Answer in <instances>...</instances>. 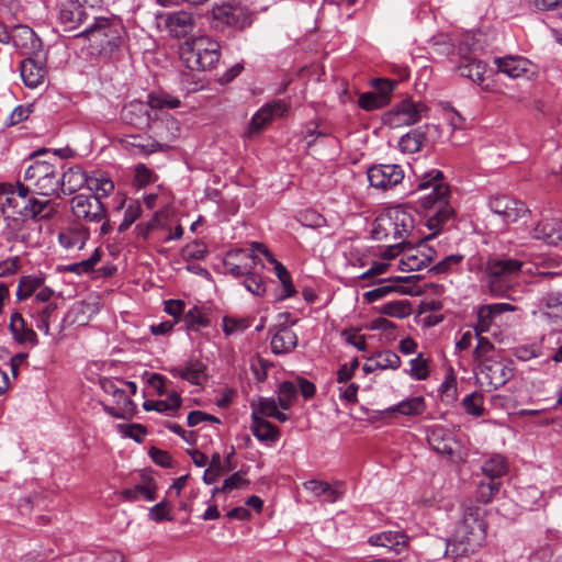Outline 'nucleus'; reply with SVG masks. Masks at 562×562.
<instances>
[{
    "instance_id": "obj_26",
    "label": "nucleus",
    "mask_w": 562,
    "mask_h": 562,
    "mask_svg": "<svg viewBox=\"0 0 562 562\" xmlns=\"http://www.w3.org/2000/svg\"><path fill=\"white\" fill-rule=\"evenodd\" d=\"M297 346V336L289 327H281L271 338V350L276 355L291 352Z\"/></svg>"
},
{
    "instance_id": "obj_63",
    "label": "nucleus",
    "mask_w": 562,
    "mask_h": 562,
    "mask_svg": "<svg viewBox=\"0 0 562 562\" xmlns=\"http://www.w3.org/2000/svg\"><path fill=\"white\" fill-rule=\"evenodd\" d=\"M462 255H450L440 260L437 265L430 268V272L435 274L446 273L452 270L453 266L459 265L463 260Z\"/></svg>"
},
{
    "instance_id": "obj_53",
    "label": "nucleus",
    "mask_w": 562,
    "mask_h": 562,
    "mask_svg": "<svg viewBox=\"0 0 562 562\" xmlns=\"http://www.w3.org/2000/svg\"><path fill=\"white\" fill-rule=\"evenodd\" d=\"M142 215V205L138 201H132L125 212L124 218L119 226V232L123 233L130 228Z\"/></svg>"
},
{
    "instance_id": "obj_23",
    "label": "nucleus",
    "mask_w": 562,
    "mask_h": 562,
    "mask_svg": "<svg viewBox=\"0 0 562 562\" xmlns=\"http://www.w3.org/2000/svg\"><path fill=\"white\" fill-rule=\"evenodd\" d=\"M122 146L135 155H149L162 150V145L149 136L127 135L121 139Z\"/></svg>"
},
{
    "instance_id": "obj_55",
    "label": "nucleus",
    "mask_w": 562,
    "mask_h": 562,
    "mask_svg": "<svg viewBox=\"0 0 562 562\" xmlns=\"http://www.w3.org/2000/svg\"><path fill=\"white\" fill-rule=\"evenodd\" d=\"M148 105L157 110L176 109L180 105V101L167 94H150L148 97Z\"/></svg>"
},
{
    "instance_id": "obj_11",
    "label": "nucleus",
    "mask_w": 562,
    "mask_h": 562,
    "mask_svg": "<svg viewBox=\"0 0 562 562\" xmlns=\"http://www.w3.org/2000/svg\"><path fill=\"white\" fill-rule=\"evenodd\" d=\"M289 112V104L283 100H273L262 105L251 117L247 134L252 136L261 131L274 119L283 117Z\"/></svg>"
},
{
    "instance_id": "obj_33",
    "label": "nucleus",
    "mask_w": 562,
    "mask_h": 562,
    "mask_svg": "<svg viewBox=\"0 0 562 562\" xmlns=\"http://www.w3.org/2000/svg\"><path fill=\"white\" fill-rule=\"evenodd\" d=\"M102 387L105 393L111 394L115 403L124 412H130L134 408V403L126 394L127 390L117 385L116 382L106 380L102 382Z\"/></svg>"
},
{
    "instance_id": "obj_16",
    "label": "nucleus",
    "mask_w": 562,
    "mask_h": 562,
    "mask_svg": "<svg viewBox=\"0 0 562 562\" xmlns=\"http://www.w3.org/2000/svg\"><path fill=\"white\" fill-rule=\"evenodd\" d=\"M165 26L173 37H186L193 32L195 19L192 13L180 10L165 15Z\"/></svg>"
},
{
    "instance_id": "obj_47",
    "label": "nucleus",
    "mask_w": 562,
    "mask_h": 562,
    "mask_svg": "<svg viewBox=\"0 0 562 562\" xmlns=\"http://www.w3.org/2000/svg\"><path fill=\"white\" fill-rule=\"evenodd\" d=\"M483 402V394L473 392L462 400V406L468 414L480 417L484 413Z\"/></svg>"
},
{
    "instance_id": "obj_21",
    "label": "nucleus",
    "mask_w": 562,
    "mask_h": 562,
    "mask_svg": "<svg viewBox=\"0 0 562 562\" xmlns=\"http://www.w3.org/2000/svg\"><path fill=\"white\" fill-rule=\"evenodd\" d=\"M532 237L551 246L562 245V222L555 218L543 220L532 229Z\"/></svg>"
},
{
    "instance_id": "obj_9",
    "label": "nucleus",
    "mask_w": 562,
    "mask_h": 562,
    "mask_svg": "<svg viewBox=\"0 0 562 562\" xmlns=\"http://www.w3.org/2000/svg\"><path fill=\"white\" fill-rule=\"evenodd\" d=\"M368 180L371 187L383 191L394 188L404 179V170L400 165L381 164L368 169Z\"/></svg>"
},
{
    "instance_id": "obj_40",
    "label": "nucleus",
    "mask_w": 562,
    "mask_h": 562,
    "mask_svg": "<svg viewBox=\"0 0 562 562\" xmlns=\"http://www.w3.org/2000/svg\"><path fill=\"white\" fill-rule=\"evenodd\" d=\"M381 315L404 318L412 314V304L407 300L391 301L379 307Z\"/></svg>"
},
{
    "instance_id": "obj_35",
    "label": "nucleus",
    "mask_w": 562,
    "mask_h": 562,
    "mask_svg": "<svg viewBox=\"0 0 562 562\" xmlns=\"http://www.w3.org/2000/svg\"><path fill=\"white\" fill-rule=\"evenodd\" d=\"M508 465L503 456L495 454L487 459L483 465L482 471L486 479L499 481V479L507 473Z\"/></svg>"
},
{
    "instance_id": "obj_42",
    "label": "nucleus",
    "mask_w": 562,
    "mask_h": 562,
    "mask_svg": "<svg viewBox=\"0 0 562 562\" xmlns=\"http://www.w3.org/2000/svg\"><path fill=\"white\" fill-rule=\"evenodd\" d=\"M297 395V386L290 381H283L280 383L278 387V404L279 406L286 411L289 409Z\"/></svg>"
},
{
    "instance_id": "obj_60",
    "label": "nucleus",
    "mask_w": 562,
    "mask_h": 562,
    "mask_svg": "<svg viewBox=\"0 0 562 562\" xmlns=\"http://www.w3.org/2000/svg\"><path fill=\"white\" fill-rule=\"evenodd\" d=\"M156 180V175L147 168L144 164H139L135 168L134 186L144 188L148 183Z\"/></svg>"
},
{
    "instance_id": "obj_39",
    "label": "nucleus",
    "mask_w": 562,
    "mask_h": 562,
    "mask_svg": "<svg viewBox=\"0 0 562 562\" xmlns=\"http://www.w3.org/2000/svg\"><path fill=\"white\" fill-rule=\"evenodd\" d=\"M497 314L494 312L491 304H484L477 307L476 324L473 325L475 336L487 333Z\"/></svg>"
},
{
    "instance_id": "obj_1",
    "label": "nucleus",
    "mask_w": 562,
    "mask_h": 562,
    "mask_svg": "<svg viewBox=\"0 0 562 562\" xmlns=\"http://www.w3.org/2000/svg\"><path fill=\"white\" fill-rule=\"evenodd\" d=\"M416 193H422L418 202L428 212L430 229L438 231L452 218L454 211L449 204L450 189L440 170L426 172L417 183Z\"/></svg>"
},
{
    "instance_id": "obj_51",
    "label": "nucleus",
    "mask_w": 562,
    "mask_h": 562,
    "mask_svg": "<svg viewBox=\"0 0 562 562\" xmlns=\"http://www.w3.org/2000/svg\"><path fill=\"white\" fill-rule=\"evenodd\" d=\"M184 323L189 329L198 330L209 325V318L198 306H193L184 314Z\"/></svg>"
},
{
    "instance_id": "obj_7",
    "label": "nucleus",
    "mask_w": 562,
    "mask_h": 562,
    "mask_svg": "<svg viewBox=\"0 0 562 562\" xmlns=\"http://www.w3.org/2000/svg\"><path fill=\"white\" fill-rule=\"evenodd\" d=\"M428 108L423 102L405 99L384 115V123L393 128L418 123L426 115Z\"/></svg>"
},
{
    "instance_id": "obj_44",
    "label": "nucleus",
    "mask_w": 562,
    "mask_h": 562,
    "mask_svg": "<svg viewBox=\"0 0 562 562\" xmlns=\"http://www.w3.org/2000/svg\"><path fill=\"white\" fill-rule=\"evenodd\" d=\"M501 482L486 479L482 480L476 488V499L483 504L490 503L499 492Z\"/></svg>"
},
{
    "instance_id": "obj_24",
    "label": "nucleus",
    "mask_w": 562,
    "mask_h": 562,
    "mask_svg": "<svg viewBox=\"0 0 562 562\" xmlns=\"http://www.w3.org/2000/svg\"><path fill=\"white\" fill-rule=\"evenodd\" d=\"M170 372L194 385H201L205 380V366L200 360H190L184 366L171 369Z\"/></svg>"
},
{
    "instance_id": "obj_19",
    "label": "nucleus",
    "mask_w": 562,
    "mask_h": 562,
    "mask_svg": "<svg viewBox=\"0 0 562 562\" xmlns=\"http://www.w3.org/2000/svg\"><path fill=\"white\" fill-rule=\"evenodd\" d=\"M31 193V189L27 186L18 181L16 189L13 188V194L10 193L7 195L16 198L18 201H23V205L21 207H15L12 211L14 220H20L22 222L29 218L35 220V196Z\"/></svg>"
},
{
    "instance_id": "obj_49",
    "label": "nucleus",
    "mask_w": 562,
    "mask_h": 562,
    "mask_svg": "<svg viewBox=\"0 0 562 562\" xmlns=\"http://www.w3.org/2000/svg\"><path fill=\"white\" fill-rule=\"evenodd\" d=\"M100 259L101 251L97 248L88 259L71 263L66 267V270L77 274L89 273L93 271L94 266L100 261Z\"/></svg>"
},
{
    "instance_id": "obj_27",
    "label": "nucleus",
    "mask_w": 562,
    "mask_h": 562,
    "mask_svg": "<svg viewBox=\"0 0 562 562\" xmlns=\"http://www.w3.org/2000/svg\"><path fill=\"white\" fill-rule=\"evenodd\" d=\"M89 178L80 167L69 168L60 180V189L65 194H72L83 186H88Z\"/></svg>"
},
{
    "instance_id": "obj_2",
    "label": "nucleus",
    "mask_w": 562,
    "mask_h": 562,
    "mask_svg": "<svg viewBox=\"0 0 562 562\" xmlns=\"http://www.w3.org/2000/svg\"><path fill=\"white\" fill-rule=\"evenodd\" d=\"M220 44L209 36L186 41L180 47V57L191 70H206L214 67L221 56Z\"/></svg>"
},
{
    "instance_id": "obj_61",
    "label": "nucleus",
    "mask_w": 562,
    "mask_h": 562,
    "mask_svg": "<svg viewBox=\"0 0 562 562\" xmlns=\"http://www.w3.org/2000/svg\"><path fill=\"white\" fill-rule=\"evenodd\" d=\"M411 375L417 380H426L428 378V361L422 355L411 360Z\"/></svg>"
},
{
    "instance_id": "obj_37",
    "label": "nucleus",
    "mask_w": 562,
    "mask_h": 562,
    "mask_svg": "<svg viewBox=\"0 0 562 562\" xmlns=\"http://www.w3.org/2000/svg\"><path fill=\"white\" fill-rule=\"evenodd\" d=\"M425 140V132L420 128H416L402 136L398 146L403 153L414 154L422 149Z\"/></svg>"
},
{
    "instance_id": "obj_17",
    "label": "nucleus",
    "mask_w": 562,
    "mask_h": 562,
    "mask_svg": "<svg viewBox=\"0 0 562 562\" xmlns=\"http://www.w3.org/2000/svg\"><path fill=\"white\" fill-rule=\"evenodd\" d=\"M413 277H393L389 279H380L378 282L386 284H382L371 291H368L363 294V299L368 303H373L380 299H383L391 293H400V294H412V291L401 285L400 283L408 282Z\"/></svg>"
},
{
    "instance_id": "obj_30",
    "label": "nucleus",
    "mask_w": 562,
    "mask_h": 562,
    "mask_svg": "<svg viewBox=\"0 0 562 562\" xmlns=\"http://www.w3.org/2000/svg\"><path fill=\"white\" fill-rule=\"evenodd\" d=\"M58 206L59 203L52 200H37V222L46 223L48 233L53 232V226L57 224L60 217L58 214ZM38 229H43V224L40 225Z\"/></svg>"
},
{
    "instance_id": "obj_52",
    "label": "nucleus",
    "mask_w": 562,
    "mask_h": 562,
    "mask_svg": "<svg viewBox=\"0 0 562 562\" xmlns=\"http://www.w3.org/2000/svg\"><path fill=\"white\" fill-rule=\"evenodd\" d=\"M358 104L366 111H373L387 105V100L374 92H366L359 97Z\"/></svg>"
},
{
    "instance_id": "obj_46",
    "label": "nucleus",
    "mask_w": 562,
    "mask_h": 562,
    "mask_svg": "<svg viewBox=\"0 0 562 562\" xmlns=\"http://www.w3.org/2000/svg\"><path fill=\"white\" fill-rule=\"evenodd\" d=\"M392 229L395 238H404L413 228V220L403 211H395Z\"/></svg>"
},
{
    "instance_id": "obj_31",
    "label": "nucleus",
    "mask_w": 562,
    "mask_h": 562,
    "mask_svg": "<svg viewBox=\"0 0 562 562\" xmlns=\"http://www.w3.org/2000/svg\"><path fill=\"white\" fill-rule=\"evenodd\" d=\"M89 238V229L83 226H77L59 233L60 245L66 249H82Z\"/></svg>"
},
{
    "instance_id": "obj_48",
    "label": "nucleus",
    "mask_w": 562,
    "mask_h": 562,
    "mask_svg": "<svg viewBox=\"0 0 562 562\" xmlns=\"http://www.w3.org/2000/svg\"><path fill=\"white\" fill-rule=\"evenodd\" d=\"M393 220L389 215H382L374 220L371 229V237L374 240H383L387 237L390 229H392Z\"/></svg>"
},
{
    "instance_id": "obj_28",
    "label": "nucleus",
    "mask_w": 562,
    "mask_h": 562,
    "mask_svg": "<svg viewBox=\"0 0 562 562\" xmlns=\"http://www.w3.org/2000/svg\"><path fill=\"white\" fill-rule=\"evenodd\" d=\"M497 69L499 72L506 74L510 78H518L525 75L529 69V61L522 57L507 56L497 58Z\"/></svg>"
},
{
    "instance_id": "obj_25",
    "label": "nucleus",
    "mask_w": 562,
    "mask_h": 562,
    "mask_svg": "<svg viewBox=\"0 0 562 562\" xmlns=\"http://www.w3.org/2000/svg\"><path fill=\"white\" fill-rule=\"evenodd\" d=\"M122 120L135 127H143L149 125V114L146 105L143 102H130L125 105L121 113Z\"/></svg>"
},
{
    "instance_id": "obj_36",
    "label": "nucleus",
    "mask_w": 562,
    "mask_h": 562,
    "mask_svg": "<svg viewBox=\"0 0 562 562\" xmlns=\"http://www.w3.org/2000/svg\"><path fill=\"white\" fill-rule=\"evenodd\" d=\"M181 406V397L178 393L172 392L166 400L145 401L143 407L145 411H156L159 413L176 412Z\"/></svg>"
},
{
    "instance_id": "obj_58",
    "label": "nucleus",
    "mask_w": 562,
    "mask_h": 562,
    "mask_svg": "<svg viewBox=\"0 0 562 562\" xmlns=\"http://www.w3.org/2000/svg\"><path fill=\"white\" fill-rule=\"evenodd\" d=\"M380 370L397 369L401 366V358L391 350H384L375 355Z\"/></svg>"
},
{
    "instance_id": "obj_13",
    "label": "nucleus",
    "mask_w": 562,
    "mask_h": 562,
    "mask_svg": "<svg viewBox=\"0 0 562 562\" xmlns=\"http://www.w3.org/2000/svg\"><path fill=\"white\" fill-rule=\"evenodd\" d=\"M58 7L60 22L67 30L77 29L90 18L81 0H58Z\"/></svg>"
},
{
    "instance_id": "obj_34",
    "label": "nucleus",
    "mask_w": 562,
    "mask_h": 562,
    "mask_svg": "<svg viewBox=\"0 0 562 562\" xmlns=\"http://www.w3.org/2000/svg\"><path fill=\"white\" fill-rule=\"evenodd\" d=\"M10 330L13 338L21 344L34 340L35 334L33 329L27 326L25 319L19 313H14L11 316Z\"/></svg>"
},
{
    "instance_id": "obj_41",
    "label": "nucleus",
    "mask_w": 562,
    "mask_h": 562,
    "mask_svg": "<svg viewBox=\"0 0 562 562\" xmlns=\"http://www.w3.org/2000/svg\"><path fill=\"white\" fill-rule=\"evenodd\" d=\"M425 400L423 396H415L405 401H402L397 405L390 408L391 412H397L402 415L413 416L420 415L425 411Z\"/></svg>"
},
{
    "instance_id": "obj_43",
    "label": "nucleus",
    "mask_w": 562,
    "mask_h": 562,
    "mask_svg": "<svg viewBox=\"0 0 562 562\" xmlns=\"http://www.w3.org/2000/svg\"><path fill=\"white\" fill-rule=\"evenodd\" d=\"M46 148H37V179L44 180L48 177H58L56 172L55 162L59 161V158L56 157V153L53 154V160H42L40 159L42 156L47 154Z\"/></svg>"
},
{
    "instance_id": "obj_57",
    "label": "nucleus",
    "mask_w": 562,
    "mask_h": 562,
    "mask_svg": "<svg viewBox=\"0 0 562 562\" xmlns=\"http://www.w3.org/2000/svg\"><path fill=\"white\" fill-rule=\"evenodd\" d=\"M475 337L477 338V345L473 351V357L475 361L482 364L483 361L491 360L488 355L494 350V345L483 335Z\"/></svg>"
},
{
    "instance_id": "obj_59",
    "label": "nucleus",
    "mask_w": 562,
    "mask_h": 562,
    "mask_svg": "<svg viewBox=\"0 0 562 562\" xmlns=\"http://www.w3.org/2000/svg\"><path fill=\"white\" fill-rule=\"evenodd\" d=\"M245 288L254 295L261 296L266 292V285L262 278L255 272V270L246 276L244 280Z\"/></svg>"
},
{
    "instance_id": "obj_64",
    "label": "nucleus",
    "mask_w": 562,
    "mask_h": 562,
    "mask_svg": "<svg viewBox=\"0 0 562 562\" xmlns=\"http://www.w3.org/2000/svg\"><path fill=\"white\" fill-rule=\"evenodd\" d=\"M35 292V277L33 276H25L22 277L18 291H16V297L18 300H26L29 299L33 293Z\"/></svg>"
},
{
    "instance_id": "obj_29",
    "label": "nucleus",
    "mask_w": 562,
    "mask_h": 562,
    "mask_svg": "<svg viewBox=\"0 0 562 562\" xmlns=\"http://www.w3.org/2000/svg\"><path fill=\"white\" fill-rule=\"evenodd\" d=\"M251 431L260 441L274 442L280 437V430L270 422L259 417L256 412L252 413Z\"/></svg>"
},
{
    "instance_id": "obj_4",
    "label": "nucleus",
    "mask_w": 562,
    "mask_h": 562,
    "mask_svg": "<svg viewBox=\"0 0 562 562\" xmlns=\"http://www.w3.org/2000/svg\"><path fill=\"white\" fill-rule=\"evenodd\" d=\"M77 36H86L100 52L112 53L122 43V26L108 18H95Z\"/></svg>"
},
{
    "instance_id": "obj_20",
    "label": "nucleus",
    "mask_w": 562,
    "mask_h": 562,
    "mask_svg": "<svg viewBox=\"0 0 562 562\" xmlns=\"http://www.w3.org/2000/svg\"><path fill=\"white\" fill-rule=\"evenodd\" d=\"M369 543L376 547H382L389 552L398 555L407 547L408 539L402 531H383L372 535L369 538Z\"/></svg>"
},
{
    "instance_id": "obj_32",
    "label": "nucleus",
    "mask_w": 562,
    "mask_h": 562,
    "mask_svg": "<svg viewBox=\"0 0 562 562\" xmlns=\"http://www.w3.org/2000/svg\"><path fill=\"white\" fill-rule=\"evenodd\" d=\"M212 15L215 20H218L229 26L243 27L245 24V19H241V9L229 4L214 7L212 9Z\"/></svg>"
},
{
    "instance_id": "obj_50",
    "label": "nucleus",
    "mask_w": 562,
    "mask_h": 562,
    "mask_svg": "<svg viewBox=\"0 0 562 562\" xmlns=\"http://www.w3.org/2000/svg\"><path fill=\"white\" fill-rule=\"evenodd\" d=\"M557 539V532L548 530L543 540H539L538 549L535 550L531 558L546 561L552 554V542Z\"/></svg>"
},
{
    "instance_id": "obj_56",
    "label": "nucleus",
    "mask_w": 562,
    "mask_h": 562,
    "mask_svg": "<svg viewBox=\"0 0 562 562\" xmlns=\"http://www.w3.org/2000/svg\"><path fill=\"white\" fill-rule=\"evenodd\" d=\"M88 188L94 191L98 196H108L114 190V183L108 178H90Z\"/></svg>"
},
{
    "instance_id": "obj_5",
    "label": "nucleus",
    "mask_w": 562,
    "mask_h": 562,
    "mask_svg": "<svg viewBox=\"0 0 562 562\" xmlns=\"http://www.w3.org/2000/svg\"><path fill=\"white\" fill-rule=\"evenodd\" d=\"M486 525L481 518L479 507H468L463 513L462 520L456 528V539L459 543L465 544L464 552H474L481 547L485 539Z\"/></svg>"
},
{
    "instance_id": "obj_54",
    "label": "nucleus",
    "mask_w": 562,
    "mask_h": 562,
    "mask_svg": "<svg viewBox=\"0 0 562 562\" xmlns=\"http://www.w3.org/2000/svg\"><path fill=\"white\" fill-rule=\"evenodd\" d=\"M222 322L223 331L226 336L243 333L249 327V323L245 318L224 316Z\"/></svg>"
},
{
    "instance_id": "obj_15",
    "label": "nucleus",
    "mask_w": 562,
    "mask_h": 562,
    "mask_svg": "<svg viewBox=\"0 0 562 562\" xmlns=\"http://www.w3.org/2000/svg\"><path fill=\"white\" fill-rule=\"evenodd\" d=\"M480 372L487 385L493 390L503 386L513 376L512 369L504 362L496 360L483 361Z\"/></svg>"
},
{
    "instance_id": "obj_12",
    "label": "nucleus",
    "mask_w": 562,
    "mask_h": 562,
    "mask_svg": "<svg viewBox=\"0 0 562 562\" xmlns=\"http://www.w3.org/2000/svg\"><path fill=\"white\" fill-rule=\"evenodd\" d=\"M490 209L506 223H514L528 213L526 204L507 195H496L490 199Z\"/></svg>"
},
{
    "instance_id": "obj_14",
    "label": "nucleus",
    "mask_w": 562,
    "mask_h": 562,
    "mask_svg": "<svg viewBox=\"0 0 562 562\" xmlns=\"http://www.w3.org/2000/svg\"><path fill=\"white\" fill-rule=\"evenodd\" d=\"M303 487L313 494L314 497L325 503L337 502L346 492V485L341 481L330 484L321 480H308L303 483Z\"/></svg>"
},
{
    "instance_id": "obj_6",
    "label": "nucleus",
    "mask_w": 562,
    "mask_h": 562,
    "mask_svg": "<svg viewBox=\"0 0 562 562\" xmlns=\"http://www.w3.org/2000/svg\"><path fill=\"white\" fill-rule=\"evenodd\" d=\"M10 38H12L14 46L21 50V54L25 55L20 61V76L26 87L34 89L35 58L32 48L35 43V32L29 26L20 25L13 30Z\"/></svg>"
},
{
    "instance_id": "obj_38",
    "label": "nucleus",
    "mask_w": 562,
    "mask_h": 562,
    "mask_svg": "<svg viewBox=\"0 0 562 562\" xmlns=\"http://www.w3.org/2000/svg\"><path fill=\"white\" fill-rule=\"evenodd\" d=\"M458 72L473 82L481 83L485 78L486 65L475 59L468 60L458 67Z\"/></svg>"
},
{
    "instance_id": "obj_62",
    "label": "nucleus",
    "mask_w": 562,
    "mask_h": 562,
    "mask_svg": "<svg viewBox=\"0 0 562 562\" xmlns=\"http://www.w3.org/2000/svg\"><path fill=\"white\" fill-rule=\"evenodd\" d=\"M60 188L59 177H48L47 179H37V194L43 196H50L55 194Z\"/></svg>"
},
{
    "instance_id": "obj_10",
    "label": "nucleus",
    "mask_w": 562,
    "mask_h": 562,
    "mask_svg": "<svg viewBox=\"0 0 562 562\" xmlns=\"http://www.w3.org/2000/svg\"><path fill=\"white\" fill-rule=\"evenodd\" d=\"M260 259L246 249H232L226 252L224 258V267L228 274L239 278L251 273Z\"/></svg>"
},
{
    "instance_id": "obj_45",
    "label": "nucleus",
    "mask_w": 562,
    "mask_h": 562,
    "mask_svg": "<svg viewBox=\"0 0 562 562\" xmlns=\"http://www.w3.org/2000/svg\"><path fill=\"white\" fill-rule=\"evenodd\" d=\"M274 263V271L276 276L280 280L282 286H283V293L279 296L280 300H284L286 297L293 296L295 294V289L292 283V278L290 272L286 270V268L279 261L274 259V261H271Z\"/></svg>"
},
{
    "instance_id": "obj_22",
    "label": "nucleus",
    "mask_w": 562,
    "mask_h": 562,
    "mask_svg": "<svg viewBox=\"0 0 562 562\" xmlns=\"http://www.w3.org/2000/svg\"><path fill=\"white\" fill-rule=\"evenodd\" d=\"M156 490L157 486L155 481L150 476L142 474L140 482L138 484L133 487L124 488L121 491L120 495L126 502H135L140 498L151 502L157 497Z\"/></svg>"
},
{
    "instance_id": "obj_8",
    "label": "nucleus",
    "mask_w": 562,
    "mask_h": 562,
    "mask_svg": "<svg viewBox=\"0 0 562 562\" xmlns=\"http://www.w3.org/2000/svg\"><path fill=\"white\" fill-rule=\"evenodd\" d=\"M72 214L87 222H101L106 217V209L98 195L77 194L71 199Z\"/></svg>"
},
{
    "instance_id": "obj_18",
    "label": "nucleus",
    "mask_w": 562,
    "mask_h": 562,
    "mask_svg": "<svg viewBox=\"0 0 562 562\" xmlns=\"http://www.w3.org/2000/svg\"><path fill=\"white\" fill-rule=\"evenodd\" d=\"M427 441L435 452L446 456L453 454L457 443L452 432L440 425L428 430Z\"/></svg>"
},
{
    "instance_id": "obj_3",
    "label": "nucleus",
    "mask_w": 562,
    "mask_h": 562,
    "mask_svg": "<svg viewBox=\"0 0 562 562\" xmlns=\"http://www.w3.org/2000/svg\"><path fill=\"white\" fill-rule=\"evenodd\" d=\"M522 267L524 262L510 258L487 260L484 272L491 294L504 296Z\"/></svg>"
}]
</instances>
